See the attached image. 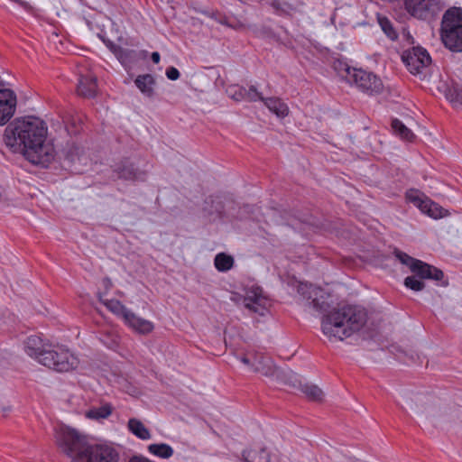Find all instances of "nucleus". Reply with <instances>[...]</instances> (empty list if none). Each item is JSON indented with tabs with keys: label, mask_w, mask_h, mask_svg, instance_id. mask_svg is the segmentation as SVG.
Instances as JSON below:
<instances>
[{
	"label": "nucleus",
	"mask_w": 462,
	"mask_h": 462,
	"mask_svg": "<svg viewBox=\"0 0 462 462\" xmlns=\"http://www.w3.org/2000/svg\"><path fill=\"white\" fill-rule=\"evenodd\" d=\"M263 104L276 116L284 118L289 115L288 106L278 97L264 98Z\"/></svg>",
	"instance_id": "nucleus-21"
},
{
	"label": "nucleus",
	"mask_w": 462,
	"mask_h": 462,
	"mask_svg": "<svg viewBox=\"0 0 462 462\" xmlns=\"http://www.w3.org/2000/svg\"><path fill=\"white\" fill-rule=\"evenodd\" d=\"M97 298L99 301L106 306V308L115 314L117 317L125 319V315L130 310L124 304L121 303L118 300L116 299H106L102 292L97 293Z\"/></svg>",
	"instance_id": "nucleus-19"
},
{
	"label": "nucleus",
	"mask_w": 462,
	"mask_h": 462,
	"mask_svg": "<svg viewBox=\"0 0 462 462\" xmlns=\"http://www.w3.org/2000/svg\"><path fill=\"white\" fill-rule=\"evenodd\" d=\"M214 263L218 271L226 272L233 267L234 258L231 255L220 253L216 255Z\"/></svg>",
	"instance_id": "nucleus-28"
},
{
	"label": "nucleus",
	"mask_w": 462,
	"mask_h": 462,
	"mask_svg": "<svg viewBox=\"0 0 462 462\" xmlns=\"http://www.w3.org/2000/svg\"><path fill=\"white\" fill-rule=\"evenodd\" d=\"M117 295H123V293L120 291H117Z\"/></svg>",
	"instance_id": "nucleus-42"
},
{
	"label": "nucleus",
	"mask_w": 462,
	"mask_h": 462,
	"mask_svg": "<svg viewBox=\"0 0 462 462\" xmlns=\"http://www.w3.org/2000/svg\"><path fill=\"white\" fill-rule=\"evenodd\" d=\"M407 199L413 203L421 212L429 217L438 219L448 215L447 209L437 203L426 198L423 194L415 189H411L406 193Z\"/></svg>",
	"instance_id": "nucleus-11"
},
{
	"label": "nucleus",
	"mask_w": 462,
	"mask_h": 462,
	"mask_svg": "<svg viewBox=\"0 0 462 462\" xmlns=\"http://www.w3.org/2000/svg\"><path fill=\"white\" fill-rule=\"evenodd\" d=\"M440 36L444 45L452 51H462V9L452 7L445 12Z\"/></svg>",
	"instance_id": "nucleus-4"
},
{
	"label": "nucleus",
	"mask_w": 462,
	"mask_h": 462,
	"mask_svg": "<svg viewBox=\"0 0 462 462\" xmlns=\"http://www.w3.org/2000/svg\"><path fill=\"white\" fill-rule=\"evenodd\" d=\"M439 4V0H407V8L413 15L422 16L426 11H430Z\"/></svg>",
	"instance_id": "nucleus-20"
},
{
	"label": "nucleus",
	"mask_w": 462,
	"mask_h": 462,
	"mask_svg": "<svg viewBox=\"0 0 462 462\" xmlns=\"http://www.w3.org/2000/svg\"><path fill=\"white\" fill-rule=\"evenodd\" d=\"M135 85L144 95L151 97L153 93L154 79L150 74L138 76L135 79Z\"/></svg>",
	"instance_id": "nucleus-25"
},
{
	"label": "nucleus",
	"mask_w": 462,
	"mask_h": 462,
	"mask_svg": "<svg viewBox=\"0 0 462 462\" xmlns=\"http://www.w3.org/2000/svg\"><path fill=\"white\" fill-rule=\"evenodd\" d=\"M346 71L348 81L356 84V86L364 93L368 95H377L383 91V84L374 73L361 69L349 67L346 69Z\"/></svg>",
	"instance_id": "nucleus-6"
},
{
	"label": "nucleus",
	"mask_w": 462,
	"mask_h": 462,
	"mask_svg": "<svg viewBox=\"0 0 462 462\" xmlns=\"http://www.w3.org/2000/svg\"><path fill=\"white\" fill-rule=\"evenodd\" d=\"M166 76L171 80H176L180 78V72L176 68L170 67L166 70Z\"/></svg>",
	"instance_id": "nucleus-36"
},
{
	"label": "nucleus",
	"mask_w": 462,
	"mask_h": 462,
	"mask_svg": "<svg viewBox=\"0 0 462 462\" xmlns=\"http://www.w3.org/2000/svg\"><path fill=\"white\" fill-rule=\"evenodd\" d=\"M119 453L112 446L106 444H89L88 449L78 460L71 462H118Z\"/></svg>",
	"instance_id": "nucleus-9"
},
{
	"label": "nucleus",
	"mask_w": 462,
	"mask_h": 462,
	"mask_svg": "<svg viewBox=\"0 0 462 462\" xmlns=\"http://www.w3.org/2000/svg\"><path fill=\"white\" fill-rule=\"evenodd\" d=\"M392 128L393 132L402 140L411 142L415 138V135L412 133V131L398 119L393 120Z\"/></svg>",
	"instance_id": "nucleus-26"
},
{
	"label": "nucleus",
	"mask_w": 462,
	"mask_h": 462,
	"mask_svg": "<svg viewBox=\"0 0 462 462\" xmlns=\"http://www.w3.org/2000/svg\"><path fill=\"white\" fill-rule=\"evenodd\" d=\"M47 356L42 358V365L57 372H69L78 367L79 361L68 349L51 346Z\"/></svg>",
	"instance_id": "nucleus-7"
},
{
	"label": "nucleus",
	"mask_w": 462,
	"mask_h": 462,
	"mask_svg": "<svg viewBox=\"0 0 462 462\" xmlns=\"http://www.w3.org/2000/svg\"><path fill=\"white\" fill-rule=\"evenodd\" d=\"M151 58H152V60L154 63H156V64H157V63H159V62H160V59H161V57H160L159 52H156V51H155V52H152V53Z\"/></svg>",
	"instance_id": "nucleus-40"
},
{
	"label": "nucleus",
	"mask_w": 462,
	"mask_h": 462,
	"mask_svg": "<svg viewBox=\"0 0 462 462\" xmlns=\"http://www.w3.org/2000/svg\"><path fill=\"white\" fill-rule=\"evenodd\" d=\"M299 293L308 300H311L310 304L318 310L325 308L326 302L324 300L325 291L312 284L300 283L298 288Z\"/></svg>",
	"instance_id": "nucleus-15"
},
{
	"label": "nucleus",
	"mask_w": 462,
	"mask_h": 462,
	"mask_svg": "<svg viewBox=\"0 0 462 462\" xmlns=\"http://www.w3.org/2000/svg\"><path fill=\"white\" fill-rule=\"evenodd\" d=\"M109 48L122 64L126 65L132 60L134 54L133 51L124 50L123 48L114 44H111Z\"/></svg>",
	"instance_id": "nucleus-29"
},
{
	"label": "nucleus",
	"mask_w": 462,
	"mask_h": 462,
	"mask_svg": "<svg viewBox=\"0 0 462 462\" xmlns=\"http://www.w3.org/2000/svg\"><path fill=\"white\" fill-rule=\"evenodd\" d=\"M124 321L134 331L143 335L151 333L154 328V325L152 321L138 317L131 310L125 315Z\"/></svg>",
	"instance_id": "nucleus-17"
},
{
	"label": "nucleus",
	"mask_w": 462,
	"mask_h": 462,
	"mask_svg": "<svg viewBox=\"0 0 462 462\" xmlns=\"http://www.w3.org/2000/svg\"><path fill=\"white\" fill-rule=\"evenodd\" d=\"M46 137L47 126L42 119L23 116L6 126L4 143L12 152L23 154L33 164L46 166L55 157L54 146Z\"/></svg>",
	"instance_id": "nucleus-1"
},
{
	"label": "nucleus",
	"mask_w": 462,
	"mask_h": 462,
	"mask_svg": "<svg viewBox=\"0 0 462 462\" xmlns=\"http://www.w3.org/2000/svg\"><path fill=\"white\" fill-rule=\"evenodd\" d=\"M113 411V407L110 403H103L99 407H92L88 409L85 416L91 420H100L108 418Z\"/></svg>",
	"instance_id": "nucleus-23"
},
{
	"label": "nucleus",
	"mask_w": 462,
	"mask_h": 462,
	"mask_svg": "<svg viewBox=\"0 0 462 462\" xmlns=\"http://www.w3.org/2000/svg\"><path fill=\"white\" fill-rule=\"evenodd\" d=\"M407 407L422 420H454L449 408L441 405L439 400L430 393H416L406 401Z\"/></svg>",
	"instance_id": "nucleus-3"
},
{
	"label": "nucleus",
	"mask_w": 462,
	"mask_h": 462,
	"mask_svg": "<svg viewBox=\"0 0 462 462\" xmlns=\"http://www.w3.org/2000/svg\"><path fill=\"white\" fill-rule=\"evenodd\" d=\"M240 361L245 365L249 370L266 377L274 376L278 372L272 359L263 354L247 353L240 357Z\"/></svg>",
	"instance_id": "nucleus-10"
},
{
	"label": "nucleus",
	"mask_w": 462,
	"mask_h": 462,
	"mask_svg": "<svg viewBox=\"0 0 462 462\" xmlns=\"http://www.w3.org/2000/svg\"><path fill=\"white\" fill-rule=\"evenodd\" d=\"M127 428L134 435L141 439H149L151 438L149 430L141 420L135 418L129 420Z\"/></svg>",
	"instance_id": "nucleus-24"
},
{
	"label": "nucleus",
	"mask_w": 462,
	"mask_h": 462,
	"mask_svg": "<svg viewBox=\"0 0 462 462\" xmlns=\"http://www.w3.org/2000/svg\"><path fill=\"white\" fill-rule=\"evenodd\" d=\"M272 6L276 10H281L282 12H288L291 9V5L288 4H282L279 1H273Z\"/></svg>",
	"instance_id": "nucleus-37"
},
{
	"label": "nucleus",
	"mask_w": 462,
	"mask_h": 462,
	"mask_svg": "<svg viewBox=\"0 0 462 462\" xmlns=\"http://www.w3.org/2000/svg\"><path fill=\"white\" fill-rule=\"evenodd\" d=\"M394 254L402 264L409 266L411 271L416 273L420 279L440 281L444 276L441 270L422 261L412 258L402 251L396 250L394 251Z\"/></svg>",
	"instance_id": "nucleus-8"
},
{
	"label": "nucleus",
	"mask_w": 462,
	"mask_h": 462,
	"mask_svg": "<svg viewBox=\"0 0 462 462\" xmlns=\"http://www.w3.org/2000/svg\"><path fill=\"white\" fill-rule=\"evenodd\" d=\"M55 441L60 451L70 457L71 460H78L89 446L85 434L69 427L60 428L56 433Z\"/></svg>",
	"instance_id": "nucleus-5"
},
{
	"label": "nucleus",
	"mask_w": 462,
	"mask_h": 462,
	"mask_svg": "<svg viewBox=\"0 0 462 462\" xmlns=\"http://www.w3.org/2000/svg\"><path fill=\"white\" fill-rule=\"evenodd\" d=\"M300 391L307 399L312 402H322L325 393L321 388L313 383H304L300 385Z\"/></svg>",
	"instance_id": "nucleus-22"
},
{
	"label": "nucleus",
	"mask_w": 462,
	"mask_h": 462,
	"mask_svg": "<svg viewBox=\"0 0 462 462\" xmlns=\"http://www.w3.org/2000/svg\"><path fill=\"white\" fill-rule=\"evenodd\" d=\"M102 285L104 287V290H105V292L103 293L104 295L108 292L114 286L113 284V282L110 278L108 277H105L103 280H102Z\"/></svg>",
	"instance_id": "nucleus-38"
},
{
	"label": "nucleus",
	"mask_w": 462,
	"mask_h": 462,
	"mask_svg": "<svg viewBox=\"0 0 462 462\" xmlns=\"http://www.w3.org/2000/svg\"><path fill=\"white\" fill-rule=\"evenodd\" d=\"M73 149L75 151V158L73 157V154H71V161L75 160V162L79 161L80 162L87 161V157L84 155V152L79 146L75 145Z\"/></svg>",
	"instance_id": "nucleus-35"
},
{
	"label": "nucleus",
	"mask_w": 462,
	"mask_h": 462,
	"mask_svg": "<svg viewBox=\"0 0 462 462\" xmlns=\"http://www.w3.org/2000/svg\"><path fill=\"white\" fill-rule=\"evenodd\" d=\"M17 106L15 93L9 89H0V125H5L14 116Z\"/></svg>",
	"instance_id": "nucleus-13"
},
{
	"label": "nucleus",
	"mask_w": 462,
	"mask_h": 462,
	"mask_svg": "<svg viewBox=\"0 0 462 462\" xmlns=\"http://www.w3.org/2000/svg\"><path fill=\"white\" fill-rule=\"evenodd\" d=\"M244 98L243 100H247L249 102H254L257 100H261L263 102L264 97L262 96L260 92L257 91V89L251 86L248 89L244 88Z\"/></svg>",
	"instance_id": "nucleus-32"
},
{
	"label": "nucleus",
	"mask_w": 462,
	"mask_h": 462,
	"mask_svg": "<svg viewBox=\"0 0 462 462\" xmlns=\"http://www.w3.org/2000/svg\"><path fill=\"white\" fill-rule=\"evenodd\" d=\"M402 60L413 75L423 74L431 62L428 51L421 47H413L402 55Z\"/></svg>",
	"instance_id": "nucleus-12"
},
{
	"label": "nucleus",
	"mask_w": 462,
	"mask_h": 462,
	"mask_svg": "<svg viewBox=\"0 0 462 462\" xmlns=\"http://www.w3.org/2000/svg\"><path fill=\"white\" fill-rule=\"evenodd\" d=\"M97 91V78L93 75H80L77 88L78 94L84 97H93L96 96Z\"/></svg>",
	"instance_id": "nucleus-18"
},
{
	"label": "nucleus",
	"mask_w": 462,
	"mask_h": 462,
	"mask_svg": "<svg viewBox=\"0 0 462 462\" xmlns=\"http://www.w3.org/2000/svg\"><path fill=\"white\" fill-rule=\"evenodd\" d=\"M243 456L246 462H268V456L265 454V450L262 448L259 452V456H256V451H245Z\"/></svg>",
	"instance_id": "nucleus-30"
},
{
	"label": "nucleus",
	"mask_w": 462,
	"mask_h": 462,
	"mask_svg": "<svg viewBox=\"0 0 462 462\" xmlns=\"http://www.w3.org/2000/svg\"><path fill=\"white\" fill-rule=\"evenodd\" d=\"M134 177V172L132 171V170H129V179H132Z\"/></svg>",
	"instance_id": "nucleus-41"
},
{
	"label": "nucleus",
	"mask_w": 462,
	"mask_h": 462,
	"mask_svg": "<svg viewBox=\"0 0 462 462\" xmlns=\"http://www.w3.org/2000/svg\"><path fill=\"white\" fill-rule=\"evenodd\" d=\"M378 23L382 30L391 40H395L397 38V33L394 31L392 23L386 17H378Z\"/></svg>",
	"instance_id": "nucleus-31"
},
{
	"label": "nucleus",
	"mask_w": 462,
	"mask_h": 462,
	"mask_svg": "<svg viewBox=\"0 0 462 462\" xmlns=\"http://www.w3.org/2000/svg\"><path fill=\"white\" fill-rule=\"evenodd\" d=\"M245 307L250 311L263 316L269 306L267 298L259 288H251L246 291L244 299Z\"/></svg>",
	"instance_id": "nucleus-14"
},
{
	"label": "nucleus",
	"mask_w": 462,
	"mask_h": 462,
	"mask_svg": "<svg viewBox=\"0 0 462 462\" xmlns=\"http://www.w3.org/2000/svg\"><path fill=\"white\" fill-rule=\"evenodd\" d=\"M367 322V312L357 306L334 310L321 320L323 335L331 343L342 342L358 332Z\"/></svg>",
	"instance_id": "nucleus-2"
},
{
	"label": "nucleus",
	"mask_w": 462,
	"mask_h": 462,
	"mask_svg": "<svg viewBox=\"0 0 462 462\" xmlns=\"http://www.w3.org/2000/svg\"><path fill=\"white\" fill-rule=\"evenodd\" d=\"M51 346L44 343L38 336H31L25 341V352L34 358L39 364L42 365V358L47 356Z\"/></svg>",
	"instance_id": "nucleus-16"
},
{
	"label": "nucleus",
	"mask_w": 462,
	"mask_h": 462,
	"mask_svg": "<svg viewBox=\"0 0 462 462\" xmlns=\"http://www.w3.org/2000/svg\"><path fill=\"white\" fill-rule=\"evenodd\" d=\"M148 450L152 455L162 458H169L173 454L172 448L165 443L151 444L148 447Z\"/></svg>",
	"instance_id": "nucleus-27"
},
{
	"label": "nucleus",
	"mask_w": 462,
	"mask_h": 462,
	"mask_svg": "<svg viewBox=\"0 0 462 462\" xmlns=\"http://www.w3.org/2000/svg\"><path fill=\"white\" fill-rule=\"evenodd\" d=\"M228 95L235 100L240 101L244 98V88L236 85L230 86L227 88Z\"/></svg>",
	"instance_id": "nucleus-34"
},
{
	"label": "nucleus",
	"mask_w": 462,
	"mask_h": 462,
	"mask_svg": "<svg viewBox=\"0 0 462 462\" xmlns=\"http://www.w3.org/2000/svg\"><path fill=\"white\" fill-rule=\"evenodd\" d=\"M404 285L415 291H422L425 284L422 281L417 279L415 276H408L404 280Z\"/></svg>",
	"instance_id": "nucleus-33"
},
{
	"label": "nucleus",
	"mask_w": 462,
	"mask_h": 462,
	"mask_svg": "<svg viewBox=\"0 0 462 462\" xmlns=\"http://www.w3.org/2000/svg\"><path fill=\"white\" fill-rule=\"evenodd\" d=\"M7 311L0 308V324L4 323L6 319Z\"/></svg>",
	"instance_id": "nucleus-39"
}]
</instances>
